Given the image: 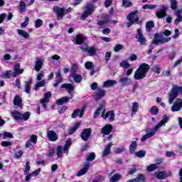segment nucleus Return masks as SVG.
<instances>
[{
	"label": "nucleus",
	"mask_w": 182,
	"mask_h": 182,
	"mask_svg": "<svg viewBox=\"0 0 182 182\" xmlns=\"http://www.w3.org/2000/svg\"><path fill=\"white\" fill-rule=\"evenodd\" d=\"M168 120H169L168 117H167V115L166 114L164 115L163 119L158 124H156L154 128H151L150 129H146V134L141 137V141L142 142L146 141L147 139H150L153 137V136H154L156 133L159 132V129H160V127H161L162 126H164V124H166V123H167Z\"/></svg>",
	"instance_id": "nucleus-1"
},
{
	"label": "nucleus",
	"mask_w": 182,
	"mask_h": 182,
	"mask_svg": "<svg viewBox=\"0 0 182 182\" xmlns=\"http://www.w3.org/2000/svg\"><path fill=\"white\" fill-rule=\"evenodd\" d=\"M149 70H150V65L149 64H141L138 69L136 70L134 75V78L135 80H141V79H144Z\"/></svg>",
	"instance_id": "nucleus-2"
},
{
	"label": "nucleus",
	"mask_w": 182,
	"mask_h": 182,
	"mask_svg": "<svg viewBox=\"0 0 182 182\" xmlns=\"http://www.w3.org/2000/svg\"><path fill=\"white\" fill-rule=\"evenodd\" d=\"M178 93L182 95V87H178L176 85H173V88L171 90V92L168 94V103L169 105H173L174 100L177 99Z\"/></svg>",
	"instance_id": "nucleus-3"
},
{
	"label": "nucleus",
	"mask_w": 182,
	"mask_h": 182,
	"mask_svg": "<svg viewBox=\"0 0 182 182\" xmlns=\"http://www.w3.org/2000/svg\"><path fill=\"white\" fill-rule=\"evenodd\" d=\"M11 117L16 122H22V120L26 122V120H29V118L31 117V112H26L22 114L16 110H14L11 112Z\"/></svg>",
	"instance_id": "nucleus-4"
},
{
	"label": "nucleus",
	"mask_w": 182,
	"mask_h": 182,
	"mask_svg": "<svg viewBox=\"0 0 182 182\" xmlns=\"http://www.w3.org/2000/svg\"><path fill=\"white\" fill-rule=\"evenodd\" d=\"M137 14H139V11L135 10L134 11L131 12L127 16V21H129V22L127 24V28H130L132 25H133L134 23H136V22H137L139 20V16L137 15Z\"/></svg>",
	"instance_id": "nucleus-5"
},
{
	"label": "nucleus",
	"mask_w": 182,
	"mask_h": 182,
	"mask_svg": "<svg viewBox=\"0 0 182 182\" xmlns=\"http://www.w3.org/2000/svg\"><path fill=\"white\" fill-rule=\"evenodd\" d=\"M171 38L169 37H161L159 35V33L155 34L154 41H152V45H163L164 43H167V42H170Z\"/></svg>",
	"instance_id": "nucleus-6"
},
{
	"label": "nucleus",
	"mask_w": 182,
	"mask_h": 182,
	"mask_svg": "<svg viewBox=\"0 0 182 182\" xmlns=\"http://www.w3.org/2000/svg\"><path fill=\"white\" fill-rule=\"evenodd\" d=\"M94 9H95V6L93 5H90L87 4L85 6V11L83 12V14L80 17L81 21H85V19H86L87 16H90V15H92V14L95 12Z\"/></svg>",
	"instance_id": "nucleus-7"
},
{
	"label": "nucleus",
	"mask_w": 182,
	"mask_h": 182,
	"mask_svg": "<svg viewBox=\"0 0 182 182\" xmlns=\"http://www.w3.org/2000/svg\"><path fill=\"white\" fill-rule=\"evenodd\" d=\"M92 135V129L87 128L82 130L81 133V139L84 141H87L89 139H90V136Z\"/></svg>",
	"instance_id": "nucleus-8"
},
{
	"label": "nucleus",
	"mask_w": 182,
	"mask_h": 182,
	"mask_svg": "<svg viewBox=\"0 0 182 182\" xmlns=\"http://www.w3.org/2000/svg\"><path fill=\"white\" fill-rule=\"evenodd\" d=\"M182 107V100L180 98H177L172 105L171 110V112H180Z\"/></svg>",
	"instance_id": "nucleus-9"
},
{
	"label": "nucleus",
	"mask_w": 182,
	"mask_h": 182,
	"mask_svg": "<svg viewBox=\"0 0 182 182\" xmlns=\"http://www.w3.org/2000/svg\"><path fill=\"white\" fill-rule=\"evenodd\" d=\"M167 15V6L164 5L156 12V16L159 19H163Z\"/></svg>",
	"instance_id": "nucleus-10"
},
{
	"label": "nucleus",
	"mask_w": 182,
	"mask_h": 182,
	"mask_svg": "<svg viewBox=\"0 0 182 182\" xmlns=\"http://www.w3.org/2000/svg\"><path fill=\"white\" fill-rule=\"evenodd\" d=\"M136 39L139 42L140 45H146V38L143 36V32L141 28L137 29V33L136 35Z\"/></svg>",
	"instance_id": "nucleus-11"
},
{
	"label": "nucleus",
	"mask_w": 182,
	"mask_h": 182,
	"mask_svg": "<svg viewBox=\"0 0 182 182\" xmlns=\"http://www.w3.org/2000/svg\"><path fill=\"white\" fill-rule=\"evenodd\" d=\"M80 49L82 50V52H87L89 56H95V55H96V52H97V48L93 46L92 47L81 46Z\"/></svg>",
	"instance_id": "nucleus-12"
},
{
	"label": "nucleus",
	"mask_w": 182,
	"mask_h": 182,
	"mask_svg": "<svg viewBox=\"0 0 182 182\" xmlns=\"http://www.w3.org/2000/svg\"><path fill=\"white\" fill-rule=\"evenodd\" d=\"M61 88L66 89L71 99H73V92H72V91L75 90V85H73V84L65 83L61 85Z\"/></svg>",
	"instance_id": "nucleus-13"
},
{
	"label": "nucleus",
	"mask_w": 182,
	"mask_h": 182,
	"mask_svg": "<svg viewBox=\"0 0 182 182\" xmlns=\"http://www.w3.org/2000/svg\"><path fill=\"white\" fill-rule=\"evenodd\" d=\"M53 11L56 14L58 19H62L65 16V8H60L58 6H53Z\"/></svg>",
	"instance_id": "nucleus-14"
},
{
	"label": "nucleus",
	"mask_w": 182,
	"mask_h": 182,
	"mask_svg": "<svg viewBox=\"0 0 182 182\" xmlns=\"http://www.w3.org/2000/svg\"><path fill=\"white\" fill-rule=\"evenodd\" d=\"M104 96H106V91L100 87H98L97 89V94L95 95V97L96 102L100 100V99H102V97H104Z\"/></svg>",
	"instance_id": "nucleus-15"
},
{
	"label": "nucleus",
	"mask_w": 182,
	"mask_h": 182,
	"mask_svg": "<svg viewBox=\"0 0 182 182\" xmlns=\"http://www.w3.org/2000/svg\"><path fill=\"white\" fill-rule=\"evenodd\" d=\"M105 112H106V110H104L102 112V117H103V119H109V120H111V122H113V120H114V112L113 111H108L105 114Z\"/></svg>",
	"instance_id": "nucleus-16"
},
{
	"label": "nucleus",
	"mask_w": 182,
	"mask_h": 182,
	"mask_svg": "<svg viewBox=\"0 0 182 182\" xmlns=\"http://www.w3.org/2000/svg\"><path fill=\"white\" fill-rule=\"evenodd\" d=\"M83 114H85V108H82L81 109H77L75 110H74V112H73L71 117L72 119H76V117H77V116H79V117L82 118L83 117Z\"/></svg>",
	"instance_id": "nucleus-17"
},
{
	"label": "nucleus",
	"mask_w": 182,
	"mask_h": 182,
	"mask_svg": "<svg viewBox=\"0 0 182 182\" xmlns=\"http://www.w3.org/2000/svg\"><path fill=\"white\" fill-rule=\"evenodd\" d=\"M47 136L50 141H56L58 139H59V136H58V134L55 131L49 130L47 132Z\"/></svg>",
	"instance_id": "nucleus-18"
},
{
	"label": "nucleus",
	"mask_w": 182,
	"mask_h": 182,
	"mask_svg": "<svg viewBox=\"0 0 182 182\" xmlns=\"http://www.w3.org/2000/svg\"><path fill=\"white\" fill-rule=\"evenodd\" d=\"M22 73H23V69H21V64L16 63L14 66L13 77H16V76L18 75H22Z\"/></svg>",
	"instance_id": "nucleus-19"
},
{
	"label": "nucleus",
	"mask_w": 182,
	"mask_h": 182,
	"mask_svg": "<svg viewBox=\"0 0 182 182\" xmlns=\"http://www.w3.org/2000/svg\"><path fill=\"white\" fill-rule=\"evenodd\" d=\"M119 82L121 83L122 86H130L132 85V80L127 77H122L119 79Z\"/></svg>",
	"instance_id": "nucleus-20"
},
{
	"label": "nucleus",
	"mask_w": 182,
	"mask_h": 182,
	"mask_svg": "<svg viewBox=\"0 0 182 182\" xmlns=\"http://www.w3.org/2000/svg\"><path fill=\"white\" fill-rule=\"evenodd\" d=\"M32 82H33L32 79H30L24 82V92L26 93H28V94L31 93Z\"/></svg>",
	"instance_id": "nucleus-21"
},
{
	"label": "nucleus",
	"mask_w": 182,
	"mask_h": 182,
	"mask_svg": "<svg viewBox=\"0 0 182 182\" xmlns=\"http://www.w3.org/2000/svg\"><path fill=\"white\" fill-rule=\"evenodd\" d=\"M112 130H113V127L110 124L105 125L101 130V133L102 134H105L106 136H108V134H110L112 133Z\"/></svg>",
	"instance_id": "nucleus-22"
},
{
	"label": "nucleus",
	"mask_w": 182,
	"mask_h": 182,
	"mask_svg": "<svg viewBox=\"0 0 182 182\" xmlns=\"http://www.w3.org/2000/svg\"><path fill=\"white\" fill-rule=\"evenodd\" d=\"M42 66H43V60L36 58L34 67L35 70H36V72H39V70L42 69Z\"/></svg>",
	"instance_id": "nucleus-23"
},
{
	"label": "nucleus",
	"mask_w": 182,
	"mask_h": 182,
	"mask_svg": "<svg viewBox=\"0 0 182 182\" xmlns=\"http://www.w3.org/2000/svg\"><path fill=\"white\" fill-rule=\"evenodd\" d=\"M117 84V81L113 80H108L105 82H104L102 85V87H112Z\"/></svg>",
	"instance_id": "nucleus-24"
},
{
	"label": "nucleus",
	"mask_w": 182,
	"mask_h": 182,
	"mask_svg": "<svg viewBox=\"0 0 182 182\" xmlns=\"http://www.w3.org/2000/svg\"><path fill=\"white\" fill-rule=\"evenodd\" d=\"M70 146H72V139H68L65 142V145L63 146V153H65L66 156L69 154Z\"/></svg>",
	"instance_id": "nucleus-25"
},
{
	"label": "nucleus",
	"mask_w": 182,
	"mask_h": 182,
	"mask_svg": "<svg viewBox=\"0 0 182 182\" xmlns=\"http://www.w3.org/2000/svg\"><path fill=\"white\" fill-rule=\"evenodd\" d=\"M70 99H72V97H63L60 99H58L57 100V105L58 106H61V105H63L64 103H68L69 102V100H70Z\"/></svg>",
	"instance_id": "nucleus-26"
},
{
	"label": "nucleus",
	"mask_w": 182,
	"mask_h": 182,
	"mask_svg": "<svg viewBox=\"0 0 182 182\" xmlns=\"http://www.w3.org/2000/svg\"><path fill=\"white\" fill-rule=\"evenodd\" d=\"M111 149H112V142L109 143L106 146L104 151L102 152V157H107V156H109V154H110Z\"/></svg>",
	"instance_id": "nucleus-27"
},
{
	"label": "nucleus",
	"mask_w": 182,
	"mask_h": 182,
	"mask_svg": "<svg viewBox=\"0 0 182 182\" xmlns=\"http://www.w3.org/2000/svg\"><path fill=\"white\" fill-rule=\"evenodd\" d=\"M103 107H105V102L101 103L98 109L95 111L94 114V119H97V117L100 116V113L102 112V110H103Z\"/></svg>",
	"instance_id": "nucleus-28"
},
{
	"label": "nucleus",
	"mask_w": 182,
	"mask_h": 182,
	"mask_svg": "<svg viewBox=\"0 0 182 182\" xmlns=\"http://www.w3.org/2000/svg\"><path fill=\"white\" fill-rule=\"evenodd\" d=\"M109 22H110V16L106 15L104 20L98 21L97 25H99V26H105V25L109 23Z\"/></svg>",
	"instance_id": "nucleus-29"
},
{
	"label": "nucleus",
	"mask_w": 182,
	"mask_h": 182,
	"mask_svg": "<svg viewBox=\"0 0 182 182\" xmlns=\"http://www.w3.org/2000/svg\"><path fill=\"white\" fill-rule=\"evenodd\" d=\"M17 33L20 36H22V38H24L25 39H29V33H28L26 31L22 29H17Z\"/></svg>",
	"instance_id": "nucleus-30"
},
{
	"label": "nucleus",
	"mask_w": 182,
	"mask_h": 182,
	"mask_svg": "<svg viewBox=\"0 0 182 182\" xmlns=\"http://www.w3.org/2000/svg\"><path fill=\"white\" fill-rule=\"evenodd\" d=\"M122 178H123V176L121 174L116 173L111 177L110 182H117L122 180Z\"/></svg>",
	"instance_id": "nucleus-31"
},
{
	"label": "nucleus",
	"mask_w": 182,
	"mask_h": 182,
	"mask_svg": "<svg viewBox=\"0 0 182 182\" xmlns=\"http://www.w3.org/2000/svg\"><path fill=\"white\" fill-rule=\"evenodd\" d=\"M46 85V80H42L41 81L38 82L34 87V90H38L39 87H45Z\"/></svg>",
	"instance_id": "nucleus-32"
},
{
	"label": "nucleus",
	"mask_w": 182,
	"mask_h": 182,
	"mask_svg": "<svg viewBox=\"0 0 182 182\" xmlns=\"http://www.w3.org/2000/svg\"><path fill=\"white\" fill-rule=\"evenodd\" d=\"M139 110V103L134 102L132 104V113L131 116L133 117L136 113H137V111Z\"/></svg>",
	"instance_id": "nucleus-33"
},
{
	"label": "nucleus",
	"mask_w": 182,
	"mask_h": 182,
	"mask_svg": "<svg viewBox=\"0 0 182 182\" xmlns=\"http://www.w3.org/2000/svg\"><path fill=\"white\" fill-rule=\"evenodd\" d=\"M155 176L156 178H159V180H164V178L167 177V173H166L165 171L156 172L155 173Z\"/></svg>",
	"instance_id": "nucleus-34"
},
{
	"label": "nucleus",
	"mask_w": 182,
	"mask_h": 182,
	"mask_svg": "<svg viewBox=\"0 0 182 182\" xmlns=\"http://www.w3.org/2000/svg\"><path fill=\"white\" fill-rule=\"evenodd\" d=\"M80 127V122H77L73 127L68 129L69 134H73Z\"/></svg>",
	"instance_id": "nucleus-35"
},
{
	"label": "nucleus",
	"mask_w": 182,
	"mask_h": 182,
	"mask_svg": "<svg viewBox=\"0 0 182 182\" xmlns=\"http://www.w3.org/2000/svg\"><path fill=\"white\" fill-rule=\"evenodd\" d=\"M56 155L58 158H60L62 157V156H63V146H62L61 145L57 146Z\"/></svg>",
	"instance_id": "nucleus-36"
},
{
	"label": "nucleus",
	"mask_w": 182,
	"mask_h": 182,
	"mask_svg": "<svg viewBox=\"0 0 182 182\" xmlns=\"http://www.w3.org/2000/svg\"><path fill=\"white\" fill-rule=\"evenodd\" d=\"M18 8L21 14H23V12H26V4H25L24 1H20Z\"/></svg>",
	"instance_id": "nucleus-37"
},
{
	"label": "nucleus",
	"mask_w": 182,
	"mask_h": 182,
	"mask_svg": "<svg viewBox=\"0 0 182 182\" xmlns=\"http://www.w3.org/2000/svg\"><path fill=\"white\" fill-rule=\"evenodd\" d=\"M21 103H22V98H21L19 95H16L14 100V106H21Z\"/></svg>",
	"instance_id": "nucleus-38"
},
{
	"label": "nucleus",
	"mask_w": 182,
	"mask_h": 182,
	"mask_svg": "<svg viewBox=\"0 0 182 182\" xmlns=\"http://www.w3.org/2000/svg\"><path fill=\"white\" fill-rule=\"evenodd\" d=\"M71 77L73 78L74 82H75V83H80V82H82L83 77H82L81 75L79 74H75L73 76H71Z\"/></svg>",
	"instance_id": "nucleus-39"
},
{
	"label": "nucleus",
	"mask_w": 182,
	"mask_h": 182,
	"mask_svg": "<svg viewBox=\"0 0 182 182\" xmlns=\"http://www.w3.org/2000/svg\"><path fill=\"white\" fill-rule=\"evenodd\" d=\"M77 70V64L74 63L73 64V65L71 66L70 68V76H74L75 75H76V71Z\"/></svg>",
	"instance_id": "nucleus-40"
},
{
	"label": "nucleus",
	"mask_w": 182,
	"mask_h": 182,
	"mask_svg": "<svg viewBox=\"0 0 182 182\" xmlns=\"http://www.w3.org/2000/svg\"><path fill=\"white\" fill-rule=\"evenodd\" d=\"M170 3H171V8L173 11H176L177 10L178 5V1H177V0H170Z\"/></svg>",
	"instance_id": "nucleus-41"
},
{
	"label": "nucleus",
	"mask_w": 182,
	"mask_h": 182,
	"mask_svg": "<svg viewBox=\"0 0 182 182\" xmlns=\"http://www.w3.org/2000/svg\"><path fill=\"white\" fill-rule=\"evenodd\" d=\"M52 97V93L50 92H48L44 95V99L43 100V103H49V99Z\"/></svg>",
	"instance_id": "nucleus-42"
},
{
	"label": "nucleus",
	"mask_w": 182,
	"mask_h": 182,
	"mask_svg": "<svg viewBox=\"0 0 182 182\" xmlns=\"http://www.w3.org/2000/svg\"><path fill=\"white\" fill-rule=\"evenodd\" d=\"M153 28H154V22H153L151 21L146 22V29L147 32H150V31H151V29H153Z\"/></svg>",
	"instance_id": "nucleus-43"
},
{
	"label": "nucleus",
	"mask_w": 182,
	"mask_h": 182,
	"mask_svg": "<svg viewBox=\"0 0 182 182\" xmlns=\"http://www.w3.org/2000/svg\"><path fill=\"white\" fill-rule=\"evenodd\" d=\"M136 149H137V142L132 141L129 146L130 153H134V151H136Z\"/></svg>",
	"instance_id": "nucleus-44"
},
{
	"label": "nucleus",
	"mask_w": 182,
	"mask_h": 182,
	"mask_svg": "<svg viewBox=\"0 0 182 182\" xmlns=\"http://www.w3.org/2000/svg\"><path fill=\"white\" fill-rule=\"evenodd\" d=\"M85 66L88 70H93V69H95V65L90 61L86 62Z\"/></svg>",
	"instance_id": "nucleus-45"
},
{
	"label": "nucleus",
	"mask_w": 182,
	"mask_h": 182,
	"mask_svg": "<svg viewBox=\"0 0 182 182\" xmlns=\"http://www.w3.org/2000/svg\"><path fill=\"white\" fill-rule=\"evenodd\" d=\"M96 158V154L95 152H92L87 156L86 161H93Z\"/></svg>",
	"instance_id": "nucleus-46"
},
{
	"label": "nucleus",
	"mask_w": 182,
	"mask_h": 182,
	"mask_svg": "<svg viewBox=\"0 0 182 182\" xmlns=\"http://www.w3.org/2000/svg\"><path fill=\"white\" fill-rule=\"evenodd\" d=\"M159 164H154L147 167L148 171H154L156 168H159Z\"/></svg>",
	"instance_id": "nucleus-47"
},
{
	"label": "nucleus",
	"mask_w": 182,
	"mask_h": 182,
	"mask_svg": "<svg viewBox=\"0 0 182 182\" xmlns=\"http://www.w3.org/2000/svg\"><path fill=\"white\" fill-rule=\"evenodd\" d=\"M149 112L151 114H154V116H156V114H159V107H157V106H153L150 109Z\"/></svg>",
	"instance_id": "nucleus-48"
},
{
	"label": "nucleus",
	"mask_w": 182,
	"mask_h": 182,
	"mask_svg": "<svg viewBox=\"0 0 182 182\" xmlns=\"http://www.w3.org/2000/svg\"><path fill=\"white\" fill-rule=\"evenodd\" d=\"M83 36L82 35H78L76 36L75 43L76 45H82L83 43Z\"/></svg>",
	"instance_id": "nucleus-49"
},
{
	"label": "nucleus",
	"mask_w": 182,
	"mask_h": 182,
	"mask_svg": "<svg viewBox=\"0 0 182 182\" xmlns=\"http://www.w3.org/2000/svg\"><path fill=\"white\" fill-rule=\"evenodd\" d=\"M34 23H35V28H41L42 25H43V21H42V19L41 18H38L34 21Z\"/></svg>",
	"instance_id": "nucleus-50"
},
{
	"label": "nucleus",
	"mask_w": 182,
	"mask_h": 182,
	"mask_svg": "<svg viewBox=\"0 0 182 182\" xmlns=\"http://www.w3.org/2000/svg\"><path fill=\"white\" fill-rule=\"evenodd\" d=\"M120 66L121 68H124V69H129V68H130V64H129L127 60H124L121 62Z\"/></svg>",
	"instance_id": "nucleus-51"
},
{
	"label": "nucleus",
	"mask_w": 182,
	"mask_h": 182,
	"mask_svg": "<svg viewBox=\"0 0 182 182\" xmlns=\"http://www.w3.org/2000/svg\"><path fill=\"white\" fill-rule=\"evenodd\" d=\"M31 163L29 161H27L25 165V170H24V176L29 173V171H31Z\"/></svg>",
	"instance_id": "nucleus-52"
},
{
	"label": "nucleus",
	"mask_w": 182,
	"mask_h": 182,
	"mask_svg": "<svg viewBox=\"0 0 182 182\" xmlns=\"http://www.w3.org/2000/svg\"><path fill=\"white\" fill-rule=\"evenodd\" d=\"M155 8H157V5L154 4H145L142 6L143 9H155Z\"/></svg>",
	"instance_id": "nucleus-53"
},
{
	"label": "nucleus",
	"mask_w": 182,
	"mask_h": 182,
	"mask_svg": "<svg viewBox=\"0 0 182 182\" xmlns=\"http://www.w3.org/2000/svg\"><path fill=\"white\" fill-rule=\"evenodd\" d=\"M136 157H139V159H143L144 156H146V151H139L137 152H135Z\"/></svg>",
	"instance_id": "nucleus-54"
},
{
	"label": "nucleus",
	"mask_w": 182,
	"mask_h": 182,
	"mask_svg": "<svg viewBox=\"0 0 182 182\" xmlns=\"http://www.w3.org/2000/svg\"><path fill=\"white\" fill-rule=\"evenodd\" d=\"M123 48H124V46L122 44H117L114 47V52H120V50H122V49H123Z\"/></svg>",
	"instance_id": "nucleus-55"
},
{
	"label": "nucleus",
	"mask_w": 182,
	"mask_h": 182,
	"mask_svg": "<svg viewBox=\"0 0 182 182\" xmlns=\"http://www.w3.org/2000/svg\"><path fill=\"white\" fill-rule=\"evenodd\" d=\"M63 79L62 77H56L55 83L53 84L54 87H58L60 83H62Z\"/></svg>",
	"instance_id": "nucleus-56"
},
{
	"label": "nucleus",
	"mask_w": 182,
	"mask_h": 182,
	"mask_svg": "<svg viewBox=\"0 0 182 182\" xmlns=\"http://www.w3.org/2000/svg\"><path fill=\"white\" fill-rule=\"evenodd\" d=\"M8 137L9 139H14V135L11 132H4L3 134V139H6Z\"/></svg>",
	"instance_id": "nucleus-57"
},
{
	"label": "nucleus",
	"mask_w": 182,
	"mask_h": 182,
	"mask_svg": "<svg viewBox=\"0 0 182 182\" xmlns=\"http://www.w3.org/2000/svg\"><path fill=\"white\" fill-rule=\"evenodd\" d=\"M1 146H2V147H11V146H12V142L8 141H3L1 143Z\"/></svg>",
	"instance_id": "nucleus-58"
},
{
	"label": "nucleus",
	"mask_w": 182,
	"mask_h": 182,
	"mask_svg": "<svg viewBox=\"0 0 182 182\" xmlns=\"http://www.w3.org/2000/svg\"><path fill=\"white\" fill-rule=\"evenodd\" d=\"M87 171V169L82 168V169H80L77 173V177H82V176H84V174H86V172Z\"/></svg>",
	"instance_id": "nucleus-59"
},
{
	"label": "nucleus",
	"mask_w": 182,
	"mask_h": 182,
	"mask_svg": "<svg viewBox=\"0 0 182 182\" xmlns=\"http://www.w3.org/2000/svg\"><path fill=\"white\" fill-rule=\"evenodd\" d=\"M28 23H29V17L26 16L25 21L21 24V28H26V26H28Z\"/></svg>",
	"instance_id": "nucleus-60"
},
{
	"label": "nucleus",
	"mask_w": 182,
	"mask_h": 182,
	"mask_svg": "<svg viewBox=\"0 0 182 182\" xmlns=\"http://www.w3.org/2000/svg\"><path fill=\"white\" fill-rule=\"evenodd\" d=\"M102 181H105V178L102 176H97L95 178H94V180L92 181V182H102Z\"/></svg>",
	"instance_id": "nucleus-61"
},
{
	"label": "nucleus",
	"mask_w": 182,
	"mask_h": 182,
	"mask_svg": "<svg viewBox=\"0 0 182 182\" xmlns=\"http://www.w3.org/2000/svg\"><path fill=\"white\" fill-rule=\"evenodd\" d=\"M145 177H144V175H139L136 178L135 180L136 181V182H139V181H144L145 180Z\"/></svg>",
	"instance_id": "nucleus-62"
},
{
	"label": "nucleus",
	"mask_w": 182,
	"mask_h": 182,
	"mask_svg": "<svg viewBox=\"0 0 182 182\" xmlns=\"http://www.w3.org/2000/svg\"><path fill=\"white\" fill-rule=\"evenodd\" d=\"M124 150V148H123V147L117 148L114 150V154H120L123 153Z\"/></svg>",
	"instance_id": "nucleus-63"
},
{
	"label": "nucleus",
	"mask_w": 182,
	"mask_h": 182,
	"mask_svg": "<svg viewBox=\"0 0 182 182\" xmlns=\"http://www.w3.org/2000/svg\"><path fill=\"white\" fill-rule=\"evenodd\" d=\"M152 70L155 72V73H160V67L157 65H154L152 68Z\"/></svg>",
	"instance_id": "nucleus-64"
}]
</instances>
